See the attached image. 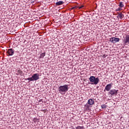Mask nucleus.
I'll return each instance as SVG.
<instances>
[{"label":"nucleus","instance_id":"11","mask_svg":"<svg viewBox=\"0 0 129 129\" xmlns=\"http://www.w3.org/2000/svg\"><path fill=\"white\" fill-rule=\"evenodd\" d=\"M63 4H64L63 1H59L58 2H56L55 3V5L56 6H61V5H63Z\"/></svg>","mask_w":129,"mask_h":129},{"label":"nucleus","instance_id":"1","mask_svg":"<svg viewBox=\"0 0 129 129\" xmlns=\"http://www.w3.org/2000/svg\"><path fill=\"white\" fill-rule=\"evenodd\" d=\"M89 80L90 81L89 84L92 85H97L99 83V78L98 77L96 78L93 76L90 77Z\"/></svg>","mask_w":129,"mask_h":129},{"label":"nucleus","instance_id":"8","mask_svg":"<svg viewBox=\"0 0 129 129\" xmlns=\"http://www.w3.org/2000/svg\"><path fill=\"white\" fill-rule=\"evenodd\" d=\"M124 44H125V45L129 44V35L125 36V39L124 40Z\"/></svg>","mask_w":129,"mask_h":129},{"label":"nucleus","instance_id":"16","mask_svg":"<svg viewBox=\"0 0 129 129\" xmlns=\"http://www.w3.org/2000/svg\"><path fill=\"white\" fill-rule=\"evenodd\" d=\"M120 10H121V8H118V9H117L116 10V11L117 12V11H120Z\"/></svg>","mask_w":129,"mask_h":129},{"label":"nucleus","instance_id":"13","mask_svg":"<svg viewBox=\"0 0 129 129\" xmlns=\"http://www.w3.org/2000/svg\"><path fill=\"white\" fill-rule=\"evenodd\" d=\"M46 55V52H43L42 53L40 54V55L39 56V58L43 59V58H44V57H45V55Z\"/></svg>","mask_w":129,"mask_h":129},{"label":"nucleus","instance_id":"7","mask_svg":"<svg viewBox=\"0 0 129 129\" xmlns=\"http://www.w3.org/2000/svg\"><path fill=\"white\" fill-rule=\"evenodd\" d=\"M117 91H118V90L112 89L110 90V91L109 92V94H111V95H114V94H117Z\"/></svg>","mask_w":129,"mask_h":129},{"label":"nucleus","instance_id":"5","mask_svg":"<svg viewBox=\"0 0 129 129\" xmlns=\"http://www.w3.org/2000/svg\"><path fill=\"white\" fill-rule=\"evenodd\" d=\"M109 41L111 43H117V42H119V38L117 37H111L110 38Z\"/></svg>","mask_w":129,"mask_h":129},{"label":"nucleus","instance_id":"2","mask_svg":"<svg viewBox=\"0 0 129 129\" xmlns=\"http://www.w3.org/2000/svg\"><path fill=\"white\" fill-rule=\"evenodd\" d=\"M69 89V88L68 87V85H64L63 86H60L58 87V91L60 94H65L67 91H68V90Z\"/></svg>","mask_w":129,"mask_h":129},{"label":"nucleus","instance_id":"10","mask_svg":"<svg viewBox=\"0 0 129 129\" xmlns=\"http://www.w3.org/2000/svg\"><path fill=\"white\" fill-rule=\"evenodd\" d=\"M16 72L17 73H16V75H22L23 74V71H22L20 69H17L16 70Z\"/></svg>","mask_w":129,"mask_h":129},{"label":"nucleus","instance_id":"6","mask_svg":"<svg viewBox=\"0 0 129 129\" xmlns=\"http://www.w3.org/2000/svg\"><path fill=\"white\" fill-rule=\"evenodd\" d=\"M15 51L13 50V48L9 49L7 53L8 54L9 56H13Z\"/></svg>","mask_w":129,"mask_h":129},{"label":"nucleus","instance_id":"9","mask_svg":"<svg viewBox=\"0 0 129 129\" xmlns=\"http://www.w3.org/2000/svg\"><path fill=\"white\" fill-rule=\"evenodd\" d=\"M88 104H89V105H93V104H94V100L93 99H89L88 100Z\"/></svg>","mask_w":129,"mask_h":129},{"label":"nucleus","instance_id":"15","mask_svg":"<svg viewBox=\"0 0 129 129\" xmlns=\"http://www.w3.org/2000/svg\"><path fill=\"white\" fill-rule=\"evenodd\" d=\"M101 108L104 109V108H106V105L105 104H103L101 105Z\"/></svg>","mask_w":129,"mask_h":129},{"label":"nucleus","instance_id":"14","mask_svg":"<svg viewBox=\"0 0 129 129\" xmlns=\"http://www.w3.org/2000/svg\"><path fill=\"white\" fill-rule=\"evenodd\" d=\"M119 8H123L124 7V5L122 3V2H120L119 4Z\"/></svg>","mask_w":129,"mask_h":129},{"label":"nucleus","instance_id":"17","mask_svg":"<svg viewBox=\"0 0 129 129\" xmlns=\"http://www.w3.org/2000/svg\"><path fill=\"white\" fill-rule=\"evenodd\" d=\"M83 6H81V7H79V9H82V7H83Z\"/></svg>","mask_w":129,"mask_h":129},{"label":"nucleus","instance_id":"4","mask_svg":"<svg viewBox=\"0 0 129 129\" xmlns=\"http://www.w3.org/2000/svg\"><path fill=\"white\" fill-rule=\"evenodd\" d=\"M111 87H112V83L109 84L106 86L105 87V89L104 91H110V89H111Z\"/></svg>","mask_w":129,"mask_h":129},{"label":"nucleus","instance_id":"12","mask_svg":"<svg viewBox=\"0 0 129 129\" xmlns=\"http://www.w3.org/2000/svg\"><path fill=\"white\" fill-rule=\"evenodd\" d=\"M118 18H120V19H123L124 16L123 15V14H122V13H120L118 14Z\"/></svg>","mask_w":129,"mask_h":129},{"label":"nucleus","instance_id":"3","mask_svg":"<svg viewBox=\"0 0 129 129\" xmlns=\"http://www.w3.org/2000/svg\"><path fill=\"white\" fill-rule=\"evenodd\" d=\"M39 76V74H34L32 76V77L28 78L25 79V80H29V81H37V80L40 79V77Z\"/></svg>","mask_w":129,"mask_h":129}]
</instances>
